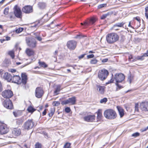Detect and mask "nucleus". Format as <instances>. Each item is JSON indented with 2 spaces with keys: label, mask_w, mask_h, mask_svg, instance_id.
<instances>
[{
  "label": "nucleus",
  "mask_w": 148,
  "mask_h": 148,
  "mask_svg": "<svg viewBox=\"0 0 148 148\" xmlns=\"http://www.w3.org/2000/svg\"><path fill=\"white\" fill-rule=\"evenodd\" d=\"M22 79L18 75H14L12 78L11 81L12 82L16 83L17 84H20L22 83L23 84L25 85L27 82V77L25 74L22 73L21 75Z\"/></svg>",
  "instance_id": "1"
},
{
  "label": "nucleus",
  "mask_w": 148,
  "mask_h": 148,
  "mask_svg": "<svg viewBox=\"0 0 148 148\" xmlns=\"http://www.w3.org/2000/svg\"><path fill=\"white\" fill-rule=\"evenodd\" d=\"M119 38L118 35L115 33L109 34L106 36L107 41L109 44H112L114 43L117 41Z\"/></svg>",
  "instance_id": "2"
},
{
  "label": "nucleus",
  "mask_w": 148,
  "mask_h": 148,
  "mask_svg": "<svg viewBox=\"0 0 148 148\" xmlns=\"http://www.w3.org/2000/svg\"><path fill=\"white\" fill-rule=\"evenodd\" d=\"M104 115L106 119H114L117 116L115 112L112 109L106 110L104 112Z\"/></svg>",
  "instance_id": "3"
},
{
  "label": "nucleus",
  "mask_w": 148,
  "mask_h": 148,
  "mask_svg": "<svg viewBox=\"0 0 148 148\" xmlns=\"http://www.w3.org/2000/svg\"><path fill=\"white\" fill-rule=\"evenodd\" d=\"M108 75V71L104 69L100 70L98 73V78L101 80H105Z\"/></svg>",
  "instance_id": "4"
},
{
  "label": "nucleus",
  "mask_w": 148,
  "mask_h": 148,
  "mask_svg": "<svg viewBox=\"0 0 148 148\" xmlns=\"http://www.w3.org/2000/svg\"><path fill=\"white\" fill-rule=\"evenodd\" d=\"M13 9L15 16L18 18H21L22 17V13L19 7L17 5H15Z\"/></svg>",
  "instance_id": "5"
},
{
  "label": "nucleus",
  "mask_w": 148,
  "mask_h": 148,
  "mask_svg": "<svg viewBox=\"0 0 148 148\" xmlns=\"http://www.w3.org/2000/svg\"><path fill=\"white\" fill-rule=\"evenodd\" d=\"M76 99L75 97L69 98L67 100L62 101L61 102L62 105H66L69 104L71 105H74L75 104Z\"/></svg>",
  "instance_id": "6"
},
{
  "label": "nucleus",
  "mask_w": 148,
  "mask_h": 148,
  "mask_svg": "<svg viewBox=\"0 0 148 148\" xmlns=\"http://www.w3.org/2000/svg\"><path fill=\"white\" fill-rule=\"evenodd\" d=\"M114 78L116 83L121 82L124 80L125 76L122 73H116L115 75Z\"/></svg>",
  "instance_id": "7"
},
{
  "label": "nucleus",
  "mask_w": 148,
  "mask_h": 148,
  "mask_svg": "<svg viewBox=\"0 0 148 148\" xmlns=\"http://www.w3.org/2000/svg\"><path fill=\"white\" fill-rule=\"evenodd\" d=\"M44 94V91L41 87H37L35 90V95L36 97L38 98H41Z\"/></svg>",
  "instance_id": "8"
},
{
  "label": "nucleus",
  "mask_w": 148,
  "mask_h": 148,
  "mask_svg": "<svg viewBox=\"0 0 148 148\" xmlns=\"http://www.w3.org/2000/svg\"><path fill=\"white\" fill-rule=\"evenodd\" d=\"M34 125L32 120H28L24 124L23 127L25 129L27 130L32 129Z\"/></svg>",
  "instance_id": "9"
},
{
  "label": "nucleus",
  "mask_w": 148,
  "mask_h": 148,
  "mask_svg": "<svg viewBox=\"0 0 148 148\" xmlns=\"http://www.w3.org/2000/svg\"><path fill=\"white\" fill-rule=\"evenodd\" d=\"M3 105L5 108L8 109H12L13 108L12 102L9 99L4 100L3 103Z\"/></svg>",
  "instance_id": "10"
},
{
  "label": "nucleus",
  "mask_w": 148,
  "mask_h": 148,
  "mask_svg": "<svg viewBox=\"0 0 148 148\" xmlns=\"http://www.w3.org/2000/svg\"><path fill=\"white\" fill-rule=\"evenodd\" d=\"M77 42L75 40H72L68 41L66 45L68 48L70 50H74L75 48Z\"/></svg>",
  "instance_id": "11"
},
{
  "label": "nucleus",
  "mask_w": 148,
  "mask_h": 148,
  "mask_svg": "<svg viewBox=\"0 0 148 148\" xmlns=\"http://www.w3.org/2000/svg\"><path fill=\"white\" fill-rule=\"evenodd\" d=\"M22 12L26 14H29L33 12V9L32 6L29 5L25 6L22 9Z\"/></svg>",
  "instance_id": "12"
},
{
  "label": "nucleus",
  "mask_w": 148,
  "mask_h": 148,
  "mask_svg": "<svg viewBox=\"0 0 148 148\" xmlns=\"http://www.w3.org/2000/svg\"><path fill=\"white\" fill-rule=\"evenodd\" d=\"M2 95L4 98H11L13 95V94L11 90H8L3 91Z\"/></svg>",
  "instance_id": "13"
},
{
  "label": "nucleus",
  "mask_w": 148,
  "mask_h": 148,
  "mask_svg": "<svg viewBox=\"0 0 148 148\" xmlns=\"http://www.w3.org/2000/svg\"><path fill=\"white\" fill-rule=\"evenodd\" d=\"M8 129L6 125L4 124L0 125V133L1 134H5L8 132Z\"/></svg>",
  "instance_id": "14"
},
{
  "label": "nucleus",
  "mask_w": 148,
  "mask_h": 148,
  "mask_svg": "<svg viewBox=\"0 0 148 148\" xmlns=\"http://www.w3.org/2000/svg\"><path fill=\"white\" fill-rule=\"evenodd\" d=\"M140 108L142 111H148V102H142L140 104Z\"/></svg>",
  "instance_id": "15"
},
{
  "label": "nucleus",
  "mask_w": 148,
  "mask_h": 148,
  "mask_svg": "<svg viewBox=\"0 0 148 148\" xmlns=\"http://www.w3.org/2000/svg\"><path fill=\"white\" fill-rule=\"evenodd\" d=\"M97 18L95 17H92L89 20L84 22L85 25H89L94 24L96 21Z\"/></svg>",
  "instance_id": "16"
},
{
  "label": "nucleus",
  "mask_w": 148,
  "mask_h": 148,
  "mask_svg": "<svg viewBox=\"0 0 148 148\" xmlns=\"http://www.w3.org/2000/svg\"><path fill=\"white\" fill-rule=\"evenodd\" d=\"M124 24L123 22L118 23L115 24L112 27V29L115 30H119V28L123 27Z\"/></svg>",
  "instance_id": "17"
},
{
  "label": "nucleus",
  "mask_w": 148,
  "mask_h": 148,
  "mask_svg": "<svg viewBox=\"0 0 148 148\" xmlns=\"http://www.w3.org/2000/svg\"><path fill=\"white\" fill-rule=\"evenodd\" d=\"M95 115H89L84 117V121L87 122H92L95 119Z\"/></svg>",
  "instance_id": "18"
},
{
  "label": "nucleus",
  "mask_w": 148,
  "mask_h": 148,
  "mask_svg": "<svg viewBox=\"0 0 148 148\" xmlns=\"http://www.w3.org/2000/svg\"><path fill=\"white\" fill-rule=\"evenodd\" d=\"M21 133L20 129L14 128L12 130V134L14 137H16L19 135Z\"/></svg>",
  "instance_id": "19"
},
{
  "label": "nucleus",
  "mask_w": 148,
  "mask_h": 148,
  "mask_svg": "<svg viewBox=\"0 0 148 148\" xmlns=\"http://www.w3.org/2000/svg\"><path fill=\"white\" fill-rule=\"evenodd\" d=\"M25 52L27 55L29 56H33L35 55L34 51L30 49H26Z\"/></svg>",
  "instance_id": "20"
},
{
  "label": "nucleus",
  "mask_w": 148,
  "mask_h": 148,
  "mask_svg": "<svg viewBox=\"0 0 148 148\" xmlns=\"http://www.w3.org/2000/svg\"><path fill=\"white\" fill-rule=\"evenodd\" d=\"M3 78L7 80L8 82H10L11 81L12 76L8 73H5L4 74Z\"/></svg>",
  "instance_id": "21"
},
{
  "label": "nucleus",
  "mask_w": 148,
  "mask_h": 148,
  "mask_svg": "<svg viewBox=\"0 0 148 148\" xmlns=\"http://www.w3.org/2000/svg\"><path fill=\"white\" fill-rule=\"evenodd\" d=\"M97 89L98 91L101 94H103L104 92V86L97 85L96 86Z\"/></svg>",
  "instance_id": "22"
},
{
  "label": "nucleus",
  "mask_w": 148,
  "mask_h": 148,
  "mask_svg": "<svg viewBox=\"0 0 148 148\" xmlns=\"http://www.w3.org/2000/svg\"><path fill=\"white\" fill-rule=\"evenodd\" d=\"M117 108L120 117H122L124 115V110L123 109L119 106H117Z\"/></svg>",
  "instance_id": "23"
},
{
  "label": "nucleus",
  "mask_w": 148,
  "mask_h": 148,
  "mask_svg": "<svg viewBox=\"0 0 148 148\" xmlns=\"http://www.w3.org/2000/svg\"><path fill=\"white\" fill-rule=\"evenodd\" d=\"M113 12L112 11H110L107 13L104 14L101 16V18L102 19H103L106 18L107 16H109L113 14Z\"/></svg>",
  "instance_id": "24"
},
{
  "label": "nucleus",
  "mask_w": 148,
  "mask_h": 148,
  "mask_svg": "<svg viewBox=\"0 0 148 148\" xmlns=\"http://www.w3.org/2000/svg\"><path fill=\"white\" fill-rule=\"evenodd\" d=\"M97 119L99 120H100L101 119L102 117V111L101 110H99L97 112Z\"/></svg>",
  "instance_id": "25"
},
{
  "label": "nucleus",
  "mask_w": 148,
  "mask_h": 148,
  "mask_svg": "<svg viewBox=\"0 0 148 148\" xmlns=\"http://www.w3.org/2000/svg\"><path fill=\"white\" fill-rule=\"evenodd\" d=\"M61 89L60 85H57L55 90L54 91V93L55 94V95H58L59 93L58 92H60Z\"/></svg>",
  "instance_id": "26"
},
{
  "label": "nucleus",
  "mask_w": 148,
  "mask_h": 148,
  "mask_svg": "<svg viewBox=\"0 0 148 148\" xmlns=\"http://www.w3.org/2000/svg\"><path fill=\"white\" fill-rule=\"evenodd\" d=\"M27 43L28 46L30 47H35L36 45V42L35 41L32 42L29 41L28 42L27 41Z\"/></svg>",
  "instance_id": "27"
},
{
  "label": "nucleus",
  "mask_w": 148,
  "mask_h": 148,
  "mask_svg": "<svg viewBox=\"0 0 148 148\" xmlns=\"http://www.w3.org/2000/svg\"><path fill=\"white\" fill-rule=\"evenodd\" d=\"M36 110L31 106H29L27 109V110L29 112L32 113Z\"/></svg>",
  "instance_id": "28"
},
{
  "label": "nucleus",
  "mask_w": 148,
  "mask_h": 148,
  "mask_svg": "<svg viewBox=\"0 0 148 148\" xmlns=\"http://www.w3.org/2000/svg\"><path fill=\"white\" fill-rule=\"evenodd\" d=\"M39 7L41 9H44L46 7L45 3L42 2H40L38 4Z\"/></svg>",
  "instance_id": "29"
},
{
  "label": "nucleus",
  "mask_w": 148,
  "mask_h": 148,
  "mask_svg": "<svg viewBox=\"0 0 148 148\" xmlns=\"http://www.w3.org/2000/svg\"><path fill=\"white\" fill-rule=\"evenodd\" d=\"M38 64L40 66L42 67L46 68L47 67V65L44 62L39 61L38 62Z\"/></svg>",
  "instance_id": "30"
},
{
  "label": "nucleus",
  "mask_w": 148,
  "mask_h": 148,
  "mask_svg": "<svg viewBox=\"0 0 148 148\" xmlns=\"http://www.w3.org/2000/svg\"><path fill=\"white\" fill-rule=\"evenodd\" d=\"M19 111L17 110H16L13 112V114L15 117H18L19 115Z\"/></svg>",
  "instance_id": "31"
},
{
  "label": "nucleus",
  "mask_w": 148,
  "mask_h": 148,
  "mask_svg": "<svg viewBox=\"0 0 148 148\" xmlns=\"http://www.w3.org/2000/svg\"><path fill=\"white\" fill-rule=\"evenodd\" d=\"M8 54L10 55L12 59H13L14 57V52L13 51H9L8 52Z\"/></svg>",
  "instance_id": "32"
},
{
  "label": "nucleus",
  "mask_w": 148,
  "mask_h": 148,
  "mask_svg": "<svg viewBox=\"0 0 148 148\" xmlns=\"http://www.w3.org/2000/svg\"><path fill=\"white\" fill-rule=\"evenodd\" d=\"M71 144L69 143H66L64 146V148H71Z\"/></svg>",
  "instance_id": "33"
},
{
  "label": "nucleus",
  "mask_w": 148,
  "mask_h": 148,
  "mask_svg": "<svg viewBox=\"0 0 148 148\" xmlns=\"http://www.w3.org/2000/svg\"><path fill=\"white\" fill-rule=\"evenodd\" d=\"M24 29L23 28L20 27L16 30V32L17 33H19L21 32Z\"/></svg>",
  "instance_id": "34"
},
{
  "label": "nucleus",
  "mask_w": 148,
  "mask_h": 148,
  "mask_svg": "<svg viewBox=\"0 0 148 148\" xmlns=\"http://www.w3.org/2000/svg\"><path fill=\"white\" fill-rule=\"evenodd\" d=\"M35 146V148H42V145L39 143H36Z\"/></svg>",
  "instance_id": "35"
},
{
  "label": "nucleus",
  "mask_w": 148,
  "mask_h": 148,
  "mask_svg": "<svg viewBox=\"0 0 148 148\" xmlns=\"http://www.w3.org/2000/svg\"><path fill=\"white\" fill-rule=\"evenodd\" d=\"M85 37H86V36L83 35H77L75 37V38L81 39Z\"/></svg>",
  "instance_id": "36"
},
{
  "label": "nucleus",
  "mask_w": 148,
  "mask_h": 148,
  "mask_svg": "<svg viewBox=\"0 0 148 148\" xmlns=\"http://www.w3.org/2000/svg\"><path fill=\"white\" fill-rule=\"evenodd\" d=\"M97 61V60L95 59H92L90 61V63L92 64H96Z\"/></svg>",
  "instance_id": "37"
},
{
  "label": "nucleus",
  "mask_w": 148,
  "mask_h": 148,
  "mask_svg": "<svg viewBox=\"0 0 148 148\" xmlns=\"http://www.w3.org/2000/svg\"><path fill=\"white\" fill-rule=\"evenodd\" d=\"M50 112L49 114V116H52L53 114L54 111L52 108H51L50 109Z\"/></svg>",
  "instance_id": "38"
},
{
  "label": "nucleus",
  "mask_w": 148,
  "mask_h": 148,
  "mask_svg": "<svg viewBox=\"0 0 148 148\" xmlns=\"http://www.w3.org/2000/svg\"><path fill=\"white\" fill-rule=\"evenodd\" d=\"M136 59L137 60H142L144 59L143 56H138L136 58Z\"/></svg>",
  "instance_id": "39"
},
{
  "label": "nucleus",
  "mask_w": 148,
  "mask_h": 148,
  "mask_svg": "<svg viewBox=\"0 0 148 148\" xmlns=\"http://www.w3.org/2000/svg\"><path fill=\"white\" fill-rule=\"evenodd\" d=\"M106 5H107V4L106 3L101 4L98 6V8H101L103 7H106Z\"/></svg>",
  "instance_id": "40"
},
{
  "label": "nucleus",
  "mask_w": 148,
  "mask_h": 148,
  "mask_svg": "<svg viewBox=\"0 0 148 148\" xmlns=\"http://www.w3.org/2000/svg\"><path fill=\"white\" fill-rule=\"evenodd\" d=\"M53 105L54 106H58L60 104V102L58 101H53Z\"/></svg>",
  "instance_id": "41"
},
{
  "label": "nucleus",
  "mask_w": 148,
  "mask_h": 148,
  "mask_svg": "<svg viewBox=\"0 0 148 148\" xmlns=\"http://www.w3.org/2000/svg\"><path fill=\"white\" fill-rule=\"evenodd\" d=\"M107 98H105L103 99H101L100 101V102L101 103H103V102L105 103L107 102Z\"/></svg>",
  "instance_id": "42"
},
{
  "label": "nucleus",
  "mask_w": 148,
  "mask_h": 148,
  "mask_svg": "<svg viewBox=\"0 0 148 148\" xmlns=\"http://www.w3.org/2000/svg\"><path fill=\"white\" fill-rule=\"evenodd\" d=\"M140 135V134L138 132H136L135 133L133 134L132 136H134V137H137L138 136H139Z\"/></svg>",
  "instance_id": "43"
},
{
  "label": "nucleus",
  "mask_w": 148,
  "mask_h": 148,
  "mask_svg": "<svg viewBox=\"0 0 148 148\" xmlns=\"http://www.w3.org/2000/svg\"><path fill=\"white\" fill-rule=\"evenodd\" d=\"M8 8H5L4 10V13L5 15L8 14Z\"/></svg>",
  "instance_id": "44"
},
{
  "label": "nucleus",
  "mask_w": 148,
  "mask_h": 148,
  "mask_svg": "<svg viewBox=\"0 0 148 148\" xmlns=\"http://www.w3.org/2000/svg\"><path fill=\"white\" fill-rule=\"evenodd\" d=\"M65 111L66 112L68 113L70 112L71 109L67 107L65 108Z\"/></svg>",
  "instance_id": "45"
},
{
  "label": "nucleus",
  "mask_w": 148,
  "mask_h": 148,
  "mask_svg": "<svg viewBox=\"0 0 148 148\" xmlns=\"http://www.w3.org/2000/svg\"><path fill=\"white\" fill-rule=\"evenodd\" d=\"M131 76H129L128 77V80L127 81L130 84L131 82Z\"/></svg>",
  "instance_id": "46"
},
{
  "label": "nucleus",
  "mask_w": 148,
  "mask_h": 148,
  "mask_svg": "<svg viewBox=\"0 0 148 148\" xmlns=\"http://www.w3.org/2000/svg\"><path fill=\"white\" fill-rule=\"evenodd\" d=\"M94 57V55L93 54H90L88 55L87 56V57L88 58H93Z\"/></svg>",
  "instance_id": "47"
},
{
  "label": "nucleus",
  "mask_w": 148,
  "mask_h": 148,
  "mask_svg": "<svg viewBox=\"0 0 148 148\" xmlns=\"http://www.w3.org/2000/svg\"><path fill=\"white\" fill-rule=\"evenodd\" d=\"M135 110L136 111H138V104L136 103L135 104Z\"/></svg>",
  "instance_id": "48"
},
{
  "label": "nucleus",
  "mask_w": 148,
  "mask_h": 148,
  "mask_svg": "<svg viewBox=\"0 0 148 148\" xmlns=\"http://www.w3.org/2000/svg\"><path fill=\"white\" fill-rule=\"evenodd\" d=\"M35 38H36L37 40H38L39 41H40L42 40V38L39 36H36V37H35Z\"/></svg>",
  "instance_id": "49"
},
{
  "label": "nucleus",
  "mask_w": 148,
  "mask_h": 148,
  "mask_svg": "<svg viewBox=\"0 0 148 148\" xmlns=\"http://www.w3.org/2000/svg\"><path fill=\"white\" fill-rule=\"evenodd\" d=\"M114 79L112 78L108 82V84H110L111 83H112L114 81Z\"/></svg>",
  "instance_id": "50"
},
{
  "label": "nucleus",
  "mask_w": 148,
  "mask_h": 148,
  "mask_svg": "<svg viewBox=\"0 0 148 148\" xmlns=\"http://www.w3.org/2000/svg\"><path fill=\"white\" fill-rule=\"evenodd\" d=\"M118 83H116V85L117 86L118 88H119V89H121L122 88V86H121V85H120Z\"/></svg>",
  "instance_id": "51"
},
{
  "label": "nucleus",
  "mask_w": 148,
  "mask_h": 148,
  "mask_svg": "<svg viewBox=\"0 0 148 148\" xmlns=\"http://www.w3.org/2000/svg\"><path fill=\"white\" fill-rule=\"evenodd\" d=\"M143 56L144 58L146 56H148V51H147V53H145L143 55Z\"/></svg>",
  "instance_id": "52"
},
{
  "label": "nucleus",
  "mask_w": 148,
  "mask_h": 148,
  "mask_svg": "<svg viewBox=\"0 0 148 148\" xmlns=\"http://www.w3.org/2000/svg\"><path fill=\"white\" fill-rule=\"evenodd\" d=\"M147 130V129H146V127H145L141 129L140 130L142 132H143L146 131Z\"/></svg>",
  "instance_id": "53"
},
{
  "label": "nucleus",
  "mask_w": 148,
  "mask_h": 148,
  "mask_svg": "<svg viewBox=\"0 0 148 148\" xmlns=\"http://www.w3.org/2000/svg\"><path fill=\"white\" fill-rule=\"evenodd\" d=\"M85 55V54H83V55H81L80 56H79L78 57L79 59H80L83 58L84 57Z\"/></svg>",
  "instance_id": "54"
},
{
  "label": "nucleus",
  "mask_w": 148,
  "mask_h": 148,
  "mask_svg": "<svg viewBox=\"0 0 148 148\" xmlns=\"http://www.w3.org/2000/svg\"><path fill=\"white\" fill-rule=\"evenodd\" d=\"M108 60V59L107 58L105 59H103L102 60V62H107Z\"/></svg>",
  "instance_id": "55"
},
{
  "label": "nucleus",
  "mask_w": 148,
  "mask_h": 148,
  "mask_svg": "<svg viewBox=\"0 0 148 148\" xmlns=\"http://www.w3.org/2000/svg\"><path fill=\"white\" fill-rule=\"evenodd\" d=\"M46 110L45 109L42 112V115L43 116L45 115H46Z\"/></svg>",
  "instance_id": "56"
},
{
  "label": "nucleus",
  "mask_w": 148,
  "mask_h": 148,
  "mask_svg": "<svg viewBox=\"0 0 148 148\" xmlns=\"http://www.w3.org/2000/svg\"><path fill=\"white\" fill-rule=\"evenodd\" d=\"M135 19L138 22H140V18L138 17H136L135 18Z\"/></svg>",
  "instance_id": "57"
},
{
  "label": "nucleus",
  "mask_w": 148,
  "mask_h": 148,
  "mask_svg": "<svg viewBox=\"0 0 148 148\" xmlns=\"http://www.w3.org/2000/svg\"><path fill=\"white\" fill-rule=\"evenodd\" d=\"M5 40H10V37H9L8 36H7L5 37Z\"/></svg>",
  "instance_id": "58"
},
{
  "label": "nucleus",
  "mask_w": 148,
  "mask_h": 148,
  "mask_svg": "<svg viewBox=\"0 0 148 148\" xmlns=\"http://www.w3.org/2000/svg\"><path fill=\"white\" fill-rule=\"evenodd\" d=\"M6 40L5 39H1L0 40V41H1V42L2 43H3V42L5 41Z\"/></svg>",
  "instance_id": "59"
},
{
  "label": "nucleus",
  "mask_w": 148,
  "mask_h": 148,
  "mask_svg": "<svg viewBox=\"0 0 148 148\" xmlns=\"http://www.w3.org/2000/svg\"><path fill=\"white\" fill-rule=\"evenodd\" d=\"M10 70H11L10 71L12 73H14L16 71V70L15 69H11Z\"/></svg>",
  "instance_id": "60"
},
{
  "label": "nucleus",
  "mask_w": 148,
  "mask_h": 148,
  "mask_svg": "<svg viewBox=\"0 0 148 148\" xmlns=\"http://www.w3.org/2000/svg\"><path fill=\"white\" fill-rule=\"evenodd\" d=\"M2 90V87L1 82H0V91Z\"/></svg>",
  "instance_id": "61"
},
{
  "label": "nucleus",
  "mask_w": 148,
  "mask_h": 148,
  "mask_svg": "<svg viewBox=\"0 0 148 148\" xmlns=\"http://www.w3.org/2000/svg\"><path fill=\"white\" fill-rule=\"evenodd\" d=\"M145 14L146 18L148 19V13L145 12Z\"/></svg>",
  "instance_id": "62"
},
{
  "label": "nucleus",
  "mask_w": 148,
  "mask_h": 148,
  "mask_svg": "<svg viewBox=\"0 0 148 148\" xmlns=\"http://www.w3.org/2000/svg\"><path fill=\"white\" fill-rule=\"evenodd\" d=\"M148 7H147L145 8V12L147 13Z\"/></svg>",
  "instance_id": "63"
},
{
  "label": "nucleus",
  "mask_w": 148,
  "mask_h": 148,
  "mask_svg": "<svg viewBox=\"0 0 148 148\" xmlns=\"http://www.w3.org/2000/svg\"><path fill=\"white\" fill-rule=\"evenodd\" d=\"M58 53V51L57 50H56L54 53V55H56Z\"/></svg>",
  "instance_id": "64"
}]
</instances>
